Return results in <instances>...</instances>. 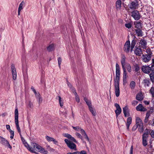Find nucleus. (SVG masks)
Masks as SVG:
<instances>
[{
    "mask_svg": "<svg viewBox=\"0 0 154 154\" xmlns=\"http://www.w3.org/2000/svg\"><path fill=\"white\" fill-rule=\"evenodd\" d=\"M58 62L59 67L60 69L61 68L60 65L62 62V59L60 57H59L58 58Z\"/></svg>",
    "mask_w": 154,
    "mask_h": 154,
    "instance_id": "79ce46f5",
    "label": "nucleus"
},
{
    "mask_svg": "<svg viewBox=\"0 0 154 154\" xmlns=\"http://www.w3.org/2000/svg\"><path fill=\"white\" fill-rule=\"evenodd\" d=\"M72 127L74 129L78 131L80 130L81 129V128L79 126L74 127L72 126Z\"/></svg>",
    "mask_w": 154,
    "mask_h": 154,
    "instance_id": "603ef678",
    "label": "nucleus"
},
{
    "mask_svg": "<svg viewBox=\"0 0 154 154\" xmlns=\"http://www.w3.org/2000/svg\"><path fill=\"white\" fill-rule=\"evenodd\" d=\"M143 124L142 120L139 117H137L136 118L135 125L138 127Z\"/></svg>",
    "mask_w": 154,
    "mask_h": 154,
    "instance_id": "aec40b11",
    "label": "nucleus"
},
{
    "mask_svg": "<svg viewBox=\"0 0 154 154\" xmlns=\"http://www.w3.org/2000/svg\"><path fill=\"white\" fill-rule=\"evenodd\" d=\"M146 53L147 54H151V56L152 55V53L151 52L150 50L147 49L146 51Z\"/></svg>",
    "mask_w": 154,
    "mask_h": 154,
    "instance_id": "680f3d73",
    "label": "nucleus"
},
{
    "mask_svg": "<svg viewBox=\"0 0 154 154\" xmlns=\"http://www.w3.org/2000/svg\"><path fill=\"white\" fill-rule=\"evenodd\" d=\"M135 31L138 36L141 37L143 36V32L142 29H135Z\"/></svg>",
    "mask_w": 154,
    "mask_h": 154,
    "instance_id": "393cba45",
    "label": "nucleus"
},
{
    "mask_svg": "<svg viewBox=\"0 0 154 154\" xmlns=\"http://www.w3.org/2000/svg\"><path fill=\"white\" fill-rule=\"evenodd\" d=\"M116 77L114 79V86L115 95L116 97H118L120 95L119 82L120 74V67L119 65L116 63Z\"/></svg>",
    "mask_w": 154,
    "mask_h": 154,
    "instance_id": "f257e3e1",
    "label": "nucleus"
},
{
    "mask_svg": "<svg viewBox=\"0 0 154 154\" xmlns=\"http://www.w3.org/2000/svg\"><path fill=\"white\" fill-rule=\"evenodd\" d=\"M136 45V40L134 39H133L131 42V51H132L133 50V49L134 48L135 45Z\"/></svg>",
    "mask_w": 154,
    "mask_h": 154,
    "instance_id": "72a5a7b5",
    "label": "nucleus"
},
{
    "mask_svg": "<svg viewBox=\"0 0 154 154\" xmlns=\"http://www.w3.org/2000/svg\"><path fill=\"white\" fill-rule=\"evenodd\" d=\"M75 135L78 138H80L82 140H83V137L81 134L79 133L76 132L75 134Z\"/></svg>",
    "mask_w": 154,
    "mask_h": 154,
    "instance_id": "49530a36",
    "label": "nucleus"
},
{
    "mask_svg": "<svg viewBox=\"0 0 154 154\" xmlns=\"http://www.w3.org/2000/svg\"><path fill=\"white\" fill-rule=\"evenodd\" d=\"M134 52L135 54L138 56H141L142 54V49L136 46L135 47V49L134 50Z\"/></svg>",
    "mask_w": 154,
    "mask_h": 154,
    "instance_id": "ddd939ff",
    "label": "nucleus"
},
{
    "mask_svg": "<svg viewBox=\"0 0 154 154\" xmlns=\"http://www.w3.org/2000/svg\"><path fill=\"white\" fill-rule=\"evenodd\" d=\"M89 109L90 112H91L92 115L94 116H95L96 115V112L95 109H94L91 106H89Z\"/></svg>",
    "mask_w": 154,
    "mask_h": 154,
    "instance_id": "473e14b6",
    "label": "nucleus"
},
{
    "mask_svg": "<svg viewBox=\"0 0 154 154\" xmlns=\"http://www.w3.org/2000/svg\"><path fill=\"white\" fill-rule=\"evenodd\" d=\"M138 130L140 133L143 132L145 129V127H144L143 124L140 126H138Z\"/></svg>",
    "mask_w": 154,
    "mask_h": 154,
    "instance_id": "c756f323",
    "label": "nucleus"
},
{
    "mask_svg": "<svg viewBox=\"0 0 154 154\" xmlns=\"http://www.w3.org/2000/svg\"><path fill=\"white\" fill-rule=\"evenodd\" d=\"M79 154H87L85 150H82L80 152H79Z\"/></svg>",
    "mask_w": 154,
    "mask_h": 154,
    "instance_id": "e2e57ef3",
    "label": "nucleus"
},
{
    "mask_svg": "<svg viewBox=\"0 0 154 154\" xmlns=\"http://www.w3.org/2000/svg\"><path fill=\"white\" fill-rule=\"evenodd\" d=\"M80 130L81 131L80 132L82 135H84V134H86L85 131L83 129L81 128Z\"/></svg>",
    "mask_w": 154,
    "mask_h": 154,
    "instance_id": "bf43d9fd",
    "label": "nucleus"
},
{
    "mask_svg": "<svg viewBox=\"0 0 154 154\" xmlns=\"http://www.w3.org/2000/svg\"><path fill=\"white\" fill-rule=\"evenodd\" d=\"M45 138L49 142L52 141L55 144H56L58 143V142L56 141L54 138L49 136H46L45 137Z\"/></svg>",
    "mask_w": 154,
    "mask_h": 154,
    "instance_id": "4be33fe9",
    "label": "nucleus"
},
{
    "mask_svg": "<svg viewBox=\"0 0 154 154\" xmlns=\"http://www.w3.org/2000/svg\"><path fill=\"white\" fill-rule=\"evenodd\" d=\"M150 135L151 137L154 139V130H152L151 131V132L150 133Z\"/></svg>",
    "mask_w": 154,
    "mask_h": 154,
    "instance_id": "13d9d810",
    "label": "nucleus"
},
{
    "mask_svg": "<svg viewBox=\"0 0 154 154\" xmlns=\"http://www.w3.org/2000/svg\"><path fill=\"white\" fill-rule=\"evenodd\" d=\"M123 71V85H125L127 83V79L128 77V75H127V72L126 71V68H122Z\"/></svg>",
    "mask_w": 154,
    "mask_h": 154,
    "instance_id": "9d476101",
    "label": "nucleus"
},
{
    "mask_svg": "<svg viewBox=\"0 0 154 154\" xmlns=\"http://www.w3.org/2000/svg\"><path fill=\"white\" fill-rule=\"evenodd\" d=\"M32 147L29 148V151L32 152L36 153L35 150L44 154H47L48 153V151L42 148L41 146L35 143H32Z\"/></svg>",
    "mask_w": 154,
    "mask_h": 154,
    "instance_id": "f03ea898",
    "label": "nucleus"
},
{
    "mask_svg": "<svg viewBox=\"0 0 154 154\" xmlns=\"http://www.w3.org/2000/svg\"><path fill=\"white\" fill-rule=\"evenodd\" d=\"M126 68L127 71L129 72H131V66L128 63L126 65Z\"/></svg>",
    "mask_w": 154,
    "mask_h": 154,
    "instance_id": "4c0bfd02",
    "label": "nucleus"
},
{
    "mask_svg": "<svg viewBox=\"0 0 154 154\" xmlns=\"http://www.w3.org/2000/svg\"><path fill=\"white\" fill-rule=\"evenodd\" d=\"M36 98L38 100L39 103H42V99L40 96L39 94H37L35 95Z\"/></svg>",
    "mask_w": 154,
    "mask_h": 154,
    "instance_id": "f704fd0d",
    "label": "nucleus"
},
{
    "mask_svg": "<svg viewBox=\"0 0 154 154\" xmlns=\"http://www.w3.org/2000/svg\"><path fill=\"white\" fill-rule=\"evenodd\" d=\"M139 43L140 44V46L141 48L145 49L146 48L147 42L145 40L143 39H141L140 40Z\"/></svg>",
    "mask_w": 154,
    "mask_h": 154,
    "instance_id": "a211bd4d",
    "label": "nucleus"
},
{
    "mask_svg": "<svg viewBox=\"0 0 154 154\" xmlns=\"http://www.w3.org/2000/svg\"><path fill=\"white\" fill-rule=\"evenodd\" d=\"M136 109L137 111L141 112H145L147 110V109L143 107L141 104H139L136 107Z\"/></svg>",
    "mask_w": 154,
    "mask_h": 154,
    "instance_id": "dca6fc26",
    "label": "nucleus"
},
{
    "mask_svg": "<svg viewBox=\"0 0 154 154\" xmlns=\"http://www.w3.org/2000/svg\"><path fill=\"white\" fill-rule=\"evenodd\" d=\"M125 26L128 28V29H130L131 27V25L130 23H128L125 24Z\"/></svg>",
    "mask_w": 154,
    "mask_h": 154,
    "instance_id": "8fccbe9b",
    "label": "nucleus"
},
{
    "mask_svg": "<svg viewBox=\"0 0 154 154\" xmlns=\"http://www.w3.org/2000/svg\"><path fill=\"white\" fill-rule=\"evenodd\" d=\"M132 122V118L131 117H129L127 120V122L126 125L127 127V129L128 130H129V127Z\"/></svg>",
    "mask_w": 154,
    "mask_h": 154,
    "instance_id": "5701e85b",
    "label": "nucleus"
},
{
    "mask_svg": "<svg viewBox=\"0 0 154 154\" xmlns=\"http://www.w3.org/2000/svg\"><path fill=\"white\" fill-rule=\"evenodd\" d=\"M14 120L17 129L19 133L21 132L18 122V111L17 108L16 107L14 112Z\"/></svg>",
    "mask_w": 154,
    "mask_h": 154,
    "instance_id": "7ed1b4c3",
    "label": "nucleus"
},
{
    "mask_svg": "<svg viewBox=\"0 0 154 154\" xmlns=\"http://www.w3.org/2000/svg\"><path fill=\"white\" fill-rule=\"evenodd\" d=\"M70 140L71 141L75 143H78L77 141L75 139V138L73 137L72 136H71V138L70 139Z\"/></svg>",
    "mask_w": 154,
    "mask_h": 154,
    "instance_id": "864d4df0",
    "label": "nucleus"
},
{
    "mask_svg": "<svg viewBox=\"0 0 154 154\" xmlns=\"http://www.w3.org/2000/svg\"><path fill=\"white\" fill-rule=\"evenodd\" d=\"M123 111L125 117H127L130 116L129 110L127 106L123 108Z\"/></svg>",
    "mask_w": 154,
    "mask_h": 154,
    "instance_id": "6ab92c4d",
    "label": "nucleus"
},
{
    "mask_svg": "<svg viewBox=\"0 0 154 154\" xmlns=\"http://www.w3.org/2000/svg\"><path fill=\"white\" fill-rule=\"evenodd\" d=\"M134 24L135 25V28H137L136 29H142V24L140 22H135L134 23Z\"/></svg>",
    "mask_w": 154,
    "mask_h": 154,
    "instance_id": "a878e982",
    "label": "nucleus"
},
{
    "mask_svg": "<svg viewBox=\"0 0 154 154\" xmlns=\"http://www.w3.org/2000/svg\"><path fill=\"white\" fill-rule=\"evenodd\" d=\"M64 141L67 146L70 149L75 150H77L76 145L74 143L66 139L64 140Z\"/></svg>",
    "mask_w": 154,
    "mask_h": 154,
    "instance_id": "20e7f679",
    "label": "nucleus"
},
{
    "mask_svg": "<svg viewBox=\"0 0 154 154\" xmlns=\"http://www.w3.org/2000/svg\"><path fill=\"white\" fill-rule=\"evenodd\" d=\"M148 137L142 136V143L144 146H146L148 144Z\"/></svg>",
    "mask_w": 154,
    "mask_h": 154,
    "instance_id": "412c9836",
    "label": "nucleus"
},
{
    "mask_svg": "<svg viewBox=\"0 0 154 154\" xmlns=\"http://www.w3.org/2000/svg\"><path fill=\"white\" fill-rule=\"evenodd\" d=\"M143 99V96L141 93H139L136 96V99L138 101H141Z\"/></svg>",
    "mask_w": 154,
    "mask_h": 154,
    "instance_id": "b1692460",
    "label": "nucleus"
},
{
    "mask_svg": "<svg viewBox=\"0 0 154 154\" xmlns=\"http://www.w3.org/2000/svg\"><path fill=\"white\" fill-rule=\"evenodd\" d=\"M31 89L32 90V91L34 92V94H35V95L37 94V93H36V91H35V89L34 88V87H33V86H32L31 88Z\"/></svg>",
    "mask_w": 154,
    "mask_h": 154,
    "instance_id": "338daca9",
    "label": "nucleus"
},
{
    "mask_svg": "<svg viewBox=\"0 0 154 154\" xmlns=\"http://www.w3.org/2000/svg\"><path fill=\"white\" fill-rule=\"evenodd\" d=\"M136 84L135 82L134 81H131L130 84V86L132 90L134 89L135 86Z\"/></svg>",
    "mask_w": 154,
    "mask_h": 154,
    "instance_id": "c9c22d12",
    "label": "nucleus"
},
{
    "mask_svg": "<svg viewBox=\"0 0 154 154\" xmlns=\"http://www.w3.org/2000/svg\"><path fill=\"white\" fill-rule=\"evenodd\" d=\"M57 99H58L59 102V104H60V106L61 107H62L63 106V102L61 101V97L60 96H58L56 97Z\"/></svg>",
    "mask_w": 154,
    "mask_h": 154,
    "instance_id": "e433bc0d",
    "label": "nucleus"
},
{
    "mask_svg": "<svg viewBox=\"0 0 154 154\" xmlns=\"http://www.w3.org/2000/svg\"><path fill=\"white\" fill-rule=\"evenodd\" d=\"M115 106L116 108V109L115 111V112L117 116H118L121 112L122 109L119 106V105L116 103L115 104Z\"/></svg>",
    "mask_w": 154,
    "mask_h": 154,
    "instance_id": "4468645a",
    "label": "nucleus"
},
{
    "mask_svg": "<svg viewBox=\"0 0 154 154\" xmlns=\"http://www.w3.org/2000/svg\"><path fill=\"white\" fill-rule=\"evenodd\" d=\"M72 91L73 93L74 94L75 97L76 96H78V95L77 94L76 92V90L75 88H73L72 90Z\"/></svg>",
    "mask_w": 154,
    "mask_h": 154,
    "instance_id": "3c124183",
    "label": "nucleus"
},
{
    "mask_svg": "<svg viewBox=\"0 0 154 154\" xmlns=\"http://www.w3.org/2000/svg\"><path fill=\"white\" fill-rule=\"evenodd\" d=\"M84 101L88 105V107H89V106H92L91 104V102L90 100H88L86 97H84Z\"/></svg>",
    "mask_w": 154,
    "mask_h": 154,
    "instance_id": "2f4dec72",
    "label": "nucleus"
},
{
    "mask_svg": "<svg viewBox=\"0 0 154 154\" xmlns=\"http://www.w3.org/2000/svg\"><path fill=\"white\" fill-rule=\"evenodd\" d=\"M83 135L84 136V137L87 139L88 141H89V139L88 138V136L86 134H84Z\"/></svg>",
    "mask_w": 154,
    "mask_h": 154,
    "instance_id": "052dcab7",
    "label": "nucleus"
},
{
    "mask_svg": "<svg viewBox=\"0 0 154 154\" xmlns=\"http://www.w3.org/2000/svg\"><path fill=\"white\" fill-rule=\"evenodd\" d=\"M138 103V102L136 100H133L132 103V105L134 106L136 105Z\"/></svg>",
    "mask_w": 154,
    "mask_h": 154,
    "instance_id": "4d7b16f0",
    "label": "nucleus"
},
{
    "mask_svg": "<svg viewBox=\"0 0 154 154\" xmlns=\"http://www.w3.org/2000/svg\"><path fill=\"white\" fill-rule=\"evenodd\" d=\"M116 7L117 9H120L121 6V0H118L116 3Z\"/></svg>",
    "mask_w": 154,
    "mask_h": 154,
    "instance_id": "c85d7f7f",
    "label": "nucleus"
},
{
    "mask_svg": "<svg viewBox=\"0 0 154 154\" xmlns=\"http://www.w3.org/2000/svg\"><path fill=\"white\" fill-rule=\"evenodd\" d=\"M133 146H131V148H130V154H133Z\"/></svg>",
    "mask_w": 154,
    "mask_h": 154,
    "instance_id": "69168bd1",
    "label": "nucleus"
},
{
    "mask_svg": "<svg viewBox=\"0 0 154 154\" xmlns=\"http://www.w3.org/2000/svg\"><path fill=\"white\" fill-rule=\"evenodd\" d=\"M150 71L152 73H154V63L152 64L151 66H150Z\"/></svg>",
    "mask_w": 154,
    "mask_h": 154,
    "instance_id": "a18cd8bd",
    "label": "nucleus"
},
{
    "mask_svg": "<svg viewBox=\"0 0 154 154\" xmlns=\"http://www.w3.org/2000/svg\"><path fill=\"white\" fill-rule=\"evenodd\" d=\"M139 2L137 0H135L134 1H131L128 5V7L131 9L135 10L138 8L139 5Z\"/></svg>",
    "mask_w": 154,
    "mask_h": 154,
    "instance_id": "39448f33",
    "label": "nucleus"
},
{
    "mask_svg": "<svg viewBox=\"0 0 154 154\" xmlns=\"http://www.w3.org/2000/svg\"><path fill=\"white\" fill-rule=\"evenodd\" d=\"M149 92L152 95V97H154V87H152L149 90Z\"/></svg>",
    "mask_w": 154,
    "mask_h": 154,
    "instance_id": "a19ab883",
    "label": "nucleus"
},
{
    "mask_svg": "<svg viewBox=\"0 0 154 154\" xmlns=\"http://www.w3.org/2000/svg\"><path fill=\"white\" fill-rule=\"evenodd\" d=\"M135 71L136 72H138L140 70V68L139 65L137 64H136L134 65Z\"/></svg>",
    "mask_w": 154,
    "mask_h": 154,
    "instance_id": "58836bf2",
    "label": "nucleus"
},
{
    "mask_svg": "<svg viewBox=\"0 0 154 154\" xmlns=\"http://www.w3.org/2000/svg\"><path fill=\"white\" fill-rule=\"evenodd\" d=\"M25 4V2L23 1H22L21 3L19 5V8H18V15H20V12L21 10L23 9V5Z\"/></svg>",
    "mask_w": 154,
    "mask_h": 154,
    "instance_id": "bb28decb",
    "label": "nucleus"
},
{
    "mask_svg": "<svg viewBox=\"0 0 154 154\" xmlns=\"http://www.w3.org/2000/svg\"><path fill=\"white\" fill-rule=\"evenodd\" d=\"M151 131V130L150 129L146 128L145 129V132L143 133L142 136L148 137L149 134Z\"/></svg>",
    "mask_w": 154,
    "mask_h": 154,
    "instance_id": "cd10ccee",
    "label": "nucleus"
},
{
    "mask_svg": "<svg viewBox=\"0 0 154 154\" xmlns=\"http://www.w3.org/2000/svg\"><path fill=\"white\" fill-rule=\"evenodd\" d=\"M67 84L68 86V87L70 88V89L71 90V91L72 90L73 88H74L73 87L72 85L69 83L68 81H67Z\"/></svg>",
    "mask_w": 154,
    "mask_h": 154,
    "instance_id": "de8ad7c7",
    "label": "nucleus"
},
{
    "mask_svg": "<svg viewBox=\"0 0 154 154\" xmlns=\"http://www.w3.org/2000/svg\"><path fill=\"white\" fill-rule=\"evenodd\" d=\"M150 66L149 65L143 66L141 68L142 71L145 73L149 74L150 72Z\"/></svg>",
    "mask_w": 154,
    "mask_h": 154,
    "instance_id": "1a4fd4ad",
    "label": "nucleus"
},
{
    "mask_svg": "<svg viewBox=\"0 0 154 154\" xmlns=\"http://www.w3.org/2000/svg\"><path fill=\"white\" fill-rule=\"evenodd\" d=\"M151 114L149 112L147 111L146 113V117L145 118L149 119V117L150 116Z\"/></svg>",
    "mask_w": 154,
    "mask_h": 154,
    "instance_id": "5fc2aeb1",
    "label": "nucleus"
},
{
    "mask_svg": "<svg viewBox=\"0 0 154 154\" xmlns=\"http://www.w3.org/2000/svg\"><path fill=\"white\" fill-rule=\"evenodd\" d=\"M142 84H143L145 87H149L151 84L150 80L149 79H145L143 80L142 82Z\"/></svg>",
    "mask_w": 154,
    "mask_h": 154,
    "instance_id": "f3484780",
    "label": "nucleus"
},
{
    "mask_svg": "<svg viewBox=\"0 0 154 154\" xmlns=\"http://www.w3.org/2000/svg\"><path fill=\"white\" fill-rule=\"evenodd\" d=\"M63 135L64 137H66L69 139L72 136L71 135H70L68 134H67V133H65V134H63Z\"/></svg>",
    "mask_w": 154,
    "mask_h": 154,
    "instance_id": "c03bdc74",
    "label": "nucleus"
},
{
    "mask_svg": "<svg viewBox=\"0 0 154 154\" xmlns=\"http://www.w3.org/2000/svg\"><path fill=\"white\" fill-rule=\"evenodd\" d=\"M75 100H76V101L78 102V103H79L80 102V99H79V97L78 96H76L75 97Z\"/></svg>",
    "mask_w": 154,
    "mask_h": 154,
    "instance_id": "0e129e2a",
    "label": "nucleus"
},
{
    "mask_svg": "<svg viewBox=\"0 0 154 154\" xmlns=\"http://www.w3.org/2000/svg\"><path fill=\"white\" fill-rule=\"evenodd\" d=\"M23 144L24 145V146L29 150V148H30V147L27 143L26 142Z\"/></svg>",
    "mask_w": 154,
    "mask_h": 154,
    "instance_id": "09e8293b",
    "label": "nucleus"
},
{
    "mask_svg": "<svg viewBox=\"0 0 154 154\" xmlns=\"http://www.w3.org/2000/svg\"><path fill=\"white\" fill-rule=\"evenodd\" d=\"M54 49V45L53 44L50 45L47 48V50L49 52H50Z\"/></svg>",
    "mask_w": 154,
    "mask_h": 154,
    "instance_id": "7c9ffc66",
    "label": "nucleus"
},
{
    "mask_svg": "<svg viewBox=\"0 0 154 154\" xmlns=\"http://www.w3.org/2000/svg\"><path fill=\"white\" fill-rule=\"evenodd\" d=\"M6 128L7 129L9 130V131H10V130H11L10 129V126L8 125H6Z\"/></svg>",
    "mask_w": 154,
    "mask_h": 154,
    "instance_id": "774afa93",
    "label": "nucleus"
},
{
    "mask_svg": "<svg viewBox=\"0 0 154 154\" xmlns=\"http://www.w3.org/2000/svg\"><path fill=\"white\" fill-rule=\"evenodd\" d=\"M9 132H10L11 134V136L10 138L11 139L13 138L14 136V131H12V130H10Z\"/></svg>",
    "mask_w": 154,
    "mask_h": 154,
    "instance_id": "37998d69",
    "label": "nucleus"
},
{
    "mask_svg": "<svg viewBox=\"0 0 154 154\" xmlns=\"http://www.w3.org/2000/svg\"><path fill=\"white\" fill-rule=\"evenodd\" d=\"M151 54H143L141 57L142 61L145 63L148 62L151 59Z\"/></svg>",
    "mask_w": 154,
    "mask_h": 154,
    "instance_id": "423d86ee",
    "label": "nucleus"
},
{
    "mask_svg": "<svg viewBox=\"0 0 154 154\" xmlns=\"http://www.w3.org/2000/svg\"><path fill=\"white\" fill-rule=\"evenodd\" d=\"M131 16L135 20H138L140 17L139 13L137 10H134L131 12Z\"/></svg>",
    "mask_w": 154,
    "mask_h": 154,
    "instance_id": "0eeeda50",
    "label": "nucleus"
},
{
    "mask_svg": "<svg viewBox=\"0 0 154 154\" xmlns=\"http://www.w3.org/2000/svg\"><path fill=\"white\" fill-rule=\"evenodd\" d=\"M149 77L152 83H154V73H150Z\"/></svg>",
    "mask_w": 154,
    "mask_h": 154,
    "instance_id": "ea45409f",
    "label": "nucleus"
},
{
    "mask_svg": "<svg viewBox=\"0 0 154 154\" xmlns=\"http://www.w3.org/2000/svg\"><path fill=\"white\" fill-rule=\"evenodd\" d=\"M130 48V42L129 40L127 41L125 43L124 47V50L126 53L129 52Z\"/></svg>",
    "mask_w": 154,
    "mask_h": 154,
    "instance_id": "9b49d317",
    "label": "nucleus"
},
{
    "mask_svg": "<svg viewBox=\"0 0 154 154\" xmlns=\"http://www.w3.org/2000/svg\"><path fill=\"white\" fill-rule=\"evenodd\" d=\"M11 68L13 79L14 80H15L17 78V72L14 64H12L11 65Z\"/></svg>",
    "mask_w": 154,
    "mask_h": 154,
    "instance_id": "f8f14e48",
    "label": "nucleus"
},
{
    "mask_svg": "<svg viewBox=\"0 0 154 154\" xmlns=\"http://www.w3.org/2000/svg\"><path fill=\"white\" fill-rule=\"evenodd\" d=\"M137 128H138V127L137 126V125H135L133 127V128L132 129V131H134L137 129Z\"/></svg>",
    "mask_w": 154,
    "mask_h": 154,
    "instance_id": "6e6d98bb",
    "label": "nucleus"
},
{
    "mask_svg": "<svg viewBox=\"0 0 154 154\" xmlns=\"http://www.w3.org/2000/svg\"><path fill=\"white\" fill-rule=\"evenodd\" d=\"M0 139L1 140L0 142L3 145L7 146L10 149L12 148L11 146L10 145L9 142L5 138L2 137H0Z\"/></svg>",
    "mask_w": 154,
    "mask_h": 154,
    "instance_id": "6e6552de",
    "label": "nucleus"
},
{
    "mask_svg": "<svg viewBox=\"0 0 154 154\" xmlns=\"http://www.w3.org/2000/svg\"><path fill=\"white\" fill-rule=\"evenodd\" d=\"M126 57L123 54H122L121 59V63L122 66V68H125V65L126 64Z\"/></svg>",
    "mask_w": 154,
    "mask_h": 154,
    "instance_id": "2eb2a0df",
    "label": "nucleus"
}]
</instances>
